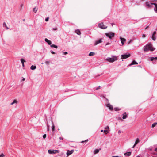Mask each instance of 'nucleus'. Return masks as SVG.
Here are the masks:
<instances>
[{"label":"nucleus","instance_id":"nucleus-13","mask_svg":"<svg viewBox=\"0 0 157 157\" xmlns=\"http://www.w3.org/2000/svg\"><path fill=\"white\" fill-rule=\"evenodd\" d=\"M107 106L109 108V109L110 110H113V106L112 105H111L110 104H107Z\"/></svg>","mask_w":157,"mask_h":157},{"label":"nucleus","instance_id":"nucleus-9","mask_svg":"<svg viewBox=\"0 0 157 157\" xmlns=\"http://www.w3.org/2000/svg\"><path fill=\"white\" fill-rule=\"evenodd\" d=\"M120 39L121 40V42L122 44V45H123L124 44V42L126 41V39L125 38H122L121 37H120Z\"/></svg>","mask_w":157,"mask_h":157},{"label":"nucleus","instance_id":"nucleus-40","mask_svg":"<svg viewBox=\"0 0 157 157\" xmlns=\"http://www.w3.org/2000/svg\"><path fill=\"white\" fill-rule=\"evenodd\" d=\"M52 30H57V28H53Z\"/></svg>","mask_w":157,"mask_h":157},{"label":"nucleus","instance_id":"nucleus-46","mask_svg":"<svg viewBox=\"0 0 157 157\" xmlns=\"http://www.w3.org/2000/svg\"><path fill=\"white\" fill-rule=\"evenodd\" d=\"M25 80V78H23L22 79V81H24Z\"/></svg>","mask_w":157,"mask_h":157},{"label":"nucleus","instance_id":"nucleus-16","mask_svg":"<svg viewBox=\"0 0 157 157\" xmlns=\"http://www.w3.org/2000/svg\"><path fill=\"white\" fill-rule=\"evenodd\" d=\"M51 122H52V131H53L55 130V126H54V124L53 123V121H52Z\"/></svg>","mask_w":157,"mask_h":157},{"label":"nucleus","instance_id":"nucleus-21","mask_svg":"<svg viewBox=\"0 0 157 157\" xmlns=\"http://www.w3.org/2000/svg\"><path fill=\"white\" fill-rule=\"evenodd\" d=\"M137 64L138 63L137 62H136L135 60H133L132 63L130 64V65Z\"/></svg>","mask_w":157,"mask_h":157},{"label":"nucleus","instance_id":"nucleus-39","mask_svg":"<svg viewBox=\"0 0 157 157\" xmlns=\"http://www.w3.org/2000/svg\"><path fill=\"white\" fill-rule=\"evenodd\" d=\"M51 53L53 54H54L55 53V52H54V51H51Z\"/></svg>","mask_w":157,"mask_h":157},{"label":"nucleus","instance_id":"nucleus-42","mask_svg":"<svg viewBox=\"0 0 157 157\" xmlns=\"http://www.w3.org/2000/svg\"><path fill=\"white\" fill-rule=\"evenodd\" d=\"M47 127H48V130H49V128L50 126L48 124H47Z\"/></svg>","mask_w":157,"mask_h":157},{"label":"nucleus","instance_id":"nucleus-4","mask_svg":"<svg viewBox=\"0 0 157 157\" xmlns=\"http://www.w3.org/2000/svg\"><path fill=\"white\" fill-rule=\"evenodd\" d=\"M130 56V54L127 52L124 54L121 55V59H125L129 57Z\"/></svg>","mask_w":157,"mask_h":157},{"label":"nucleus","instance_id":"nucleus-30","mask_svg":"<svg viewBox=\"0 0 157 157\" xmlns=\"http://www.w3.org/2000/svg\"><path fill=\"white\" fill-rule=\"evenodd\" d=\"M114 109L115 111H118L120 110L117 108H114Z\"/></svg>","mask_w":157,"mask_h":157},{"label":"nucleus","instance_id":"nucleus-37","mask_svg":"<svg viewBox=\"0 0 157 157\" xmlns=\"http://www.w3.org/2000/svg\"><path fill=\"white\" fill-rule=\"evenodd\" d=\"M156 33V32L155 31L152 34V36H155V34Z\"/></svg>","mask_w":157,"mask_h":157},{"label":"nucleus","instance_id":"nucleus-28","mask_svg":"<svg viewBox=\"0 0 157 157\" xmlns=\"http://www.w3.org/2000/svg\"><path fill=\"white\" fill-rule=\"evenodd\" d=\"M33 11L34 12L36 13L37 11V9H36V7H35L33 9Z\"/></svg>","mask_w":157,"mask_h":157},{"label":"nucleus","instance_id":"nucleus-51","mask_svg":"<svg viewBox=\"0 0 157 157\" xmlns=\"http://www.w3.org/2000/svg\"><path fill=\"white\" fill-rule=\"evenodd\" d=\"M104 131H103V130H101V132H103Z\"/></svg>","mask_w":157,"mask_h":157},{"label":"nucleus","instance_id":"nucleus-25","mask_svg":"<svg viewBox=\"0 0 157 157\" xmlns=\"http://www.w3.org/2000/svg\"><path fill=\"white\" fill-rule=\"evenodd\" d=\"M95 55L94 52H91L89 54V56H94Z\"/></svg>","mask_w":157,"mask_h":157},{"label":"nucleus","instance_id":"nucleus-22","mask_svg":"<svg viewBox=\"0 0 157 157\" xmlns=\"http://www.w3.org/2000/svg\"><path fill=\"white\" fill-rule=\"evenodd\" d=\"M75 32L78 35H80L81 34V33L79 30H77L75 31Z\"/></svg>","mask_w":157,"mask_h":157},{"label":"nucleus","instance_id":"nucleus-47","mask_svg":"<svg viewBox=\"0 0 157 157\" xmlns=\"http://www.w3.org/2000/svg\"><path fill=\"white\" fill-rule=\"evenodd\" d=\"M59 139H60V140H63V138L62 137H60L59 138Z\"/></svg>","mask_w":157,"mask_h":157},{"label":"nucleus","instance_id":"nucleus-41","mask_svg":"<svg viewBox=\"0 0 157 157\" xmlns=\"http://www.w3.org/2000/svg\"><path fill=\"white\" fill-rule=\"evenodd\" d=\"M142 37L143 38H144L145 37V35L144 34H143L142 35Z\"/></svg>","mask_w":157,"mask_h":157},{"label":"nucleus","instance_id":"nucleus-34","mask_svg":"<svg viewBox=\"0 0 157 157\" xmlns=\"http://www.w3.org/2000/svg\"><path fill=\"white\" fill-rule=\"evenodd\" d=\"M5 156V155L3 154H2L0 155V157H4Z\"/></svg>","mask_w":157,"mask_h":157},{"label":"nucleus","instance_id":"nucleus-10","mask_svg":"<svg viewBox=\"0 0 157 157\" xmlns=\"http://www.w3.org/2000/svg\"><path fill=\"white\" fill-rule=\"evenodd\" d=\"M102 42L101 39H100L96 41L95 42L94 45H96L99 43Z\"/></svg>","mask_w":157,"mask_h":157},{"label":"nucleus","instance_id":"nucleus-26","mask_svg":"<svg viewBox=\"0 0 157 157\" xmlns=\"http://www.w3.org/2000/svg\"><path fill=\"white\" fill-rule=\"evenodd\" d=\"M51 47L52 48H58V46L57 45H55L54 44H52L51 45Z\"/></svg>","mask_w":157,"mask_h":157},{"label":"nucleus","instance_id":"nucleus-17","mask_svg":"<svg viewBox=\"0 0 157 157\" xmlns=\"http://www.w3.org/2000/svg\"><path fill=\"white\" fill-rule=\"evenodd\" d=\"M21 61L22 63V66L23 67H24V63L26 61L25 60L23 59H21Z\"/></svg>","mask_w":157,"mask_h":157},{"label":"nucleus","instance_id":"nucleus-14","mask_svg":"<svg viewBox=\"0 0 157 157\" xmlns=\"http://www.w3.org/2000/svg\"><path fill=\"white\" fill-rule=\"evenodd\" d=\"M154 10L157 13V4L154 3Z\"/></svg>","mask_w":157,"mask_h":157},{"label":"nucleus","instance_id":"nucleus-29","mask_svg":"<svg viewBox=\"0 0 157 157\" xmlns=\"http://www.w3.org/2000/svg\"><path fill=\"white\" fill-rule=\"evenodd\" d=\"M88 141V139H87L86 140H85L84 141H82L81 142V143H83L84 142H86V143Z\"/></svg>","mask_w":157,"mask_h":157},{"label":"nucleus","instance_id":"nucleus-35","mask_svg":"<svg viewBox=\"0 0 157 157\" xmlns=\"http://www.w3.org/2000/svg\"><path fill=\"white\" fill-rule=\"evenodd\" d=\"M46 134H44V135H43V138L45 139V138H46Z\"/></svg>","mask_w":157,"mask_h":157},{"label":"nucleus","instance_id":"nucleus-2","mask_svg":"<svg viewBox=\"0 0 157 157\" xmlns=\"http://www.w3.org/2000/svg\"><path fill=\"white\" fill-rule=\"evenodd\" d=\"M117 57L116 56H113V57H108L106 59V60L110 62L113 63L117 60Z\"/></svg>","mask_w":157,"mask_h":157},{"label":"nucleus","instance_id":"nucleus-36","mask_svg":"<svg viewBox=\"0 0 157 157\" xmlns=\"http://www.w3.org/2000/svg\"><path fill=\"white\" fill-rule=\"evenodd\" d=\"M49 20V17H47L45 19V21H48Z\"/></svg>","mask_w":157,"mask_h":157},{"label":"nucleus","instance_id":"nucleus-7","mask_svg":"<svg viewBox=\"0 0 157 157\" xmlns=\"http://www.w3.org/2000/svg\"><path fill=\"white\" fill-rule=\"evenodd\" d=\"M154 3L147 2H146V5L148 8H151L153 7Z\"/></svg>","mask_w":157,"mask_h":157},{"label":"nucleus","instance_id":"nucleus-45","mask_svg":"<svg viewBox=\"0 0 157 157\" xmlns=\"http://www.w3.org/2000/svg\"><path fill=\"white\" fill-rule=\"evenodd\" d=\"M110 44V43H106V45H109V44Z\"/></svg>","mask_w":157,"mask_h":157},{"label":"nucleus","instance_id":"nucleus-11","mask_svg":"<svg viewBox=\"0 0 157 157\" xmlns=\"http://www.w3.org/2000/svg\"><path fill=\"white\" fill-rule=\"evenodd\" d=\"M45 42H47L48 44L50 45L52 44V42L50 40H49L47 38H45Z\"/></svg>","mask_w":157,"mask_h":157},{"label":"nucleus","instance_id":"nucleus-24","mask_svg":"<svg viewBox=\"0 0 157 157\" xmlns=\"http://www.w3.org/2000/svg\"><path fill=\"white\" fill-rule=\"evenodd\" d=\"M99 152V150L98 149H95L94 151V154H96Z\"/></svg>","mask_w":157,"mask_h":157},{"label":"nucleus","instance_id":"nucleus-50","mask_svg":"<svg viewBox=\"0 0 157 157\" xmlns=\"http://www.w3.org/2000/svg\"><path fill=\"white\" fill-rule=\"evenodd\" d=\"M106 128L109 129V127L107 126V127L106 128Z\"/></svg>","mask_w":157,"mask_h":157},{"label":"nucleus","instance_id":"nucleus-1","mask_svg":"<svg viewBox=\"0 0 157 157\" xmlns=\"http://www.w3.org/2000/svg\"><path fill=\"white\" fill-rule=\"evenodd\" d=\"M155 49V48L152 47V45L151 43H149L147 44L144 47V50L145 52L148 51H153Z\"/></svg>","mask_w":157,"mask_h":157},{"label":"nucleus","instance_id":"nucleus-20","mask_svg":"<svg viewBox=\"0 0 157 157\" xmlns=\"http://www.w3.org/2000/svg\"><path fill=\"white\" fill-rule=\"evenodd\" d=\"M17 101L16 99H14V100L10 104V105H12L15 103L17 104Z\"/></svg>","mask_w":157,"mask_h":157},{"label":"nucleus","instance_id":"nucleus-43","mask_svg":"<svg viewBox=\"0 0 157 157\" xmlns=\"http://www.w3.org/2000/svg\"><path fill=\"white\" fill-rule=\"evenodd\" d=\"M67 52H63V54H64V55H66L67 54Z\"/></svg>","mask_w":157,"mask_h":157},{"label":"nucleus","instance_id":"nucleus-6","mask_svg":"<svg viewBox=\"0 0 157 157\" xmlns=\"http://www.w3.org/2000/svg\"><path fill=\"white\" fill-rule=\"evenodd\" d=\"M98 26L99 27L103 29H106L107 27V26L105 25L103 22L98 24Z\"/></svg>","mask_w":157,"mask_h":157},{"label":"nucleus","instance_id":"nucleus-31","mask_svg":"<svg viewBox=\"0 0 157 157\" xmlns=\"http://www.w3.org/2000/svg\"><path fill=\"white\" fill-rule=\"evenodd\" d=\"M157 124V123H154L152 125V127H154L155 126V125Z\"/></svg>","mask_w":157,"mask_h":157},{"label":"nucleus","instance_id":"nucleus-12","mask_svg":"<svg viewBox=\"0 0 157 157\" xmlns=\"http://www.w3.org/2000/svg\"><path fill=\"white\" fill-rule=\"evenodd\" d=\"M127 116L126 112H124L123 114L122 118L123 119H125L127 118Z\"/></svg>","mask_w":157,"mask_h":157},{"label":"nucleus","instance_id":"nucleus-33","mask_svg":"<svg viewBox=\"0 0 157 157\" xmlns=\"http://www.w3.org/2000/svg\"><path fill=\"white\" fill-rule=\"evenodd\" d=\"M104 132L105 133V134H107L108 133V131L107 130H104Z\"/></svg>","mask_w":157,"mask_h":157},{"label":"nucleus","instance_id":"nucleus-5","mask_svg":"<svg viewBox=\"0 0 157 157\" xmlns=\"http://www.w3.org/2000/svg\"><path fill=\"white\" fill-rule=\"evenodd\" d=\"M60 151L59 150H49L48 151V152L49 154H55L57 153H58Z\"/></svg>","mask_w":157,"mask_h":157},{"label":"nucleus","instance_id":"nucleus-49","mask_svg":"<svg viewBox=\"0 0 157 157\" xmlns=\"http://www.w3.org/2000/svg\"><path fill=\"white\" fill-rule=\"evenodd\" d=\"M100 86H99V87H98V88H96V89L97 90H98L100 87Z\"/></svg>","mask_w":157,"mask_h":157},{"label":"nucleus","instance_id":"nucleus-19","mask_svg":"<svg viewBox=\"0 0 157 157\" xmlns=\"http://www.w3.org/2000/svg\"><path fill=\"white\" fill-rule=\"evenodd\" d=\"M36 66H34L33 65H32L30 67V69L32 70H34L36 68Z\"/></svg>","mask_w":157,"mask_h":157},{"label":"nucleus","instance_id":"nucleus-15","mask_svg":"<svg viewBox=\"0 0 157 157\" xmlns=\"http://www.w3.org/2000/svg\"><path fill=\"white\" fill-rule=\"evenodd\" d=\"M124 155L125 156H130L131 155V152H128L124 154Z\"/></svg>","mask_w":157,"mask_h":157},{"label":"nucleus","instance_id":"nucleus-27","mask_svg":"<svg viewBox=\"0 0 157 157\" xmlns=\"http://www.w3.org/2000/svg\"><path fill=\"white\" fill-rule=\"evenodd\" d=\"M3 25L4 27H5L6 29H9L6 25L5 22H4L3 24Z\"/></svg>","mask_w":157,"mask_h":157},{"label":"nucleus","instance_id":"nucleus-48","mask_svg":"<svg viewBox=\"0 0 157 157\" xmlns=\"http://www.w3.org/2000/svg\"><path fill=\"white\" fill-rule=\"evenodd\" d=\"M136 145H135V144H134V145L132 147V148H134L135 147V146Z\"/></svg>","mask_w":157,"mask_h":157},{"label":"nucleus","instance_id":"nucleus-38","mask_svg":"<svg viewBox=\"0 0 157 157\" xmlns=\"http://www.w3.org/2000/svg\"><path fill=\"white\" fill-rule=\"evenodd\" d=\"M49 63V62L48 61H46L45 62V63L47 64H48Z\"/></svg>","mask_w":157,"mask_h":157},{"label":"nucleus","instance_id":"nucleus-23","mask_svg":"<svg viewBox=\"0 0 157 157\" xmlns=\"http://www.w3.org/2000/svg\"><path fill=\"white\" fill-rule=\"evenodd\" d=\"M140 142L139 139V138H137L136 140L135 143V145H136L138 143Z\"/></svg>","mask_w":157,"mask_h":157},{"label":"nucleus","instance_id":"nucleus-8","mask_svg":"<svg viewBox=\"0 0 157 157\" xmlns=\"http://www.w3.org/2000/svg\"><path fill=\"white\" fill-rule=\"evenodd\" d=\"M74 150H72L71 151L67 150L66 153L67 156H69L71 154H72L74 152Z\"/></svg>","mask_w":157,"mask_h":157},{"label":"nucleus","instance_id":"nucleus-53","mask_svg":"<svg viewBox=\"0 0 157 157\" xmlns=\"http://www.w3.org/2000/svg\"><path fill=\"white\" fill-rule=\"evenodd\" d=\"M156 0H154V1H153V2H155V1H156Z\"/></svg>","mask_w":157,"mask_h":157},{"label":"nucleus","instance_id":"nucleus-52","mask_svg":"<svg viewBox=\"0 0 157 157\" xmlns=\"http://www.w3.org/2000/svg\"><path fill=\"white\" fill-rule=\"evenodd\" d=\"M112 157H119L118 156H113Z\"/></svg>","mask_w":157,"mask_h":157},{"label":"nucleus","instance_id":"nucleus-3","mask_svg":"<svg viewBox=\"0 0 157 157\" xmlns=\"http://www.w3.org/2000/svg\"><path fill=\"white\" fill-rule=\"evenodd\" d=\"M105 35L107 36L110 39H111L114 37L115 34L114 33L110 32L109 33H105Z\"/></svg>","mask_w":157,"mask_h":157},{"label":"nucleus","instance_id":"nucleus-44","mask_svg":"<svg viewBox=\"0 0 157 157\" xmlns=\"http://www.w3.org/2000/svg\"><path fill=\"white\" fill-rule=\"evenodd\" d=\"M155 151L156 152H157V147H156L155 149Z\"/></svg>","mask_w":157,"mask_h":157},{"label":"nucleus","instance_id":"nucleus-32","mask_svg":"<svg viewBox=\"0 0 157 157\" xmlns=\"http://www.w3.org/2000/svg\"><path fill=\"white\" fill-rule=\"evenodd\" d=\"M152 40L155 41V40H156V38L155 37V36H152Z\"/></svg>","mask_w":157,"mask_h":157},{"label":"nucleus","instance_id":"nucleus-18","mask_svg":"<svg viewBox=\"0 0 157 157\" xmlns=\"http://www.w3.org/2000/svg\"><path fill=\"white\" fill-rule=\"evenodd\" d=\"M150 60L151 61H152L154 60H157V57H150Z\"/></svg>","mask_w":157,"mask_h":157}]
</instances>
